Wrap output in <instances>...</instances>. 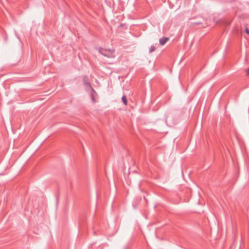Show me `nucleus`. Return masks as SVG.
I'll use <instances>...</instances> for the list:
<instances>
[{"instance_id":"nucleus-4","label":"nucleus","mask_w":249,"mask_h":249,"mask_svg":"<svg viewBox=\"0 0 249 249\" xmlns=\"http://www.w3.org/2000/svg\"><path fill=\"white\" fill-rule=\"evenodd\" d=\"M83 82L84 86H86L90 83L89 78L86 75H84L83 77Z\"/></svg>"},{"instance_id":"nucleus-5","label":"nucleus","mask_w":249,"mask_h":249,"mask_svg":"<svg viewBox=\"0 0 249 249\" xmlns=\"http://www.w3.org/2000/svg\"><path fill=\"white\" fill-rule=\"evenodd\" d=\"M89 92L90 93V95L92 101L93 103L95 102V99L94 98V96L96 94L95 90H94V92H93L92 91H89Z\"/></svg>"},{"instance_id":"nucleus-1","label":"nucleus","mask_w":249,"mask_h":249,"mask_svg":"<svg viewBox=\"0 0 249 249\" xmlns=\"http://www.w3.org/2000/svg\"><path fill=\"white\" fill-rule=\"evenodd\" d=\"M114 52V51L111 50H107L106 49H103L102 48H100L99 49V53L108 58H114L115 57L113 54Z\"/></svg>"},{"instance_id":"nucleus-7","label":"nucleus","mask_w":249,"mask_h":249,"mask_svg":"<svg viewBox=\"0 0 249 249\" xmlns=\"http://www.w3.org/2000/svg\"><path fill=\"white\" fill-rule=\"evenodd\" d=\"M122 101L125 105H127V99L125 95L122 97Z\"/></svg>"},{"instance_id":"nucleus-6","label":"nucleus","mask_w":249,"mask_h":249,"mask_svg":"<svg viewBox=\"0 0 249 249\" xmlns=\"http://www.w3.org/2000/svg\"><path fill=\"white\" fill-rule=\"evenodd\" d=\"M198 18L199 19V20L198 21H196V22H193L192 24L196 25H199L201 24L202 23L203 21L204 20V18L201 17H198Z\"/></svg>"},{"instance_id":"nucleus-2","label":"nucleus","mask_w":249,"mask_h":249,"mask_svg":"<svg viewBox=\"0 0 249 249\" xmlns=\"http://www.w3.org/2000/svg\"><path fill=\"white\" fill-rule=\"evenodd\" d=\"M169 40V37H163L160 39L159 42L161 45H164Z\"/></svg>"},{"instance_id":"nucleus-9","label":"nucleus","mask_w":249,"mask_h":249,"mask_svg":"<svg viewBox=\"0 0 249 249\" xmlns=\"http://www.w3.org/2000/svg\"><path fill=\"white\" fill-rule=\"evenodd\" d=\"M245 32H246L247 34L249 35V30L248 29V28H246V29H245Z\"/></svg>"},{"instance_id":"nucleus-8","label":"nucleus","mask_w":249,"mask_h":249,"mask_svg":"<svg viewBox=\"0 0 249 249\" xmlns=\"http://www.w3.org/2000/svg\"><path fill=\"white\" fill-rule=\"evenodd\" d=\"M155 50V47L153 45H151L149 49V53H151Z\"/></svg>"},{"instance_id":"nucleus-3","label":"nucleus","mask_w":249,"mask_h":249,"mask_svg":"<svg viewBox=\"0 0 249 249\" xmlns=\"http://www.w3.org/2000/svg\"><path fill=\"white\" fill-rule=\"evenodd\" d=\"M85 90L89 92V91H92L93 92H94V89H93V88L91 87V84H89L88 85H87L86 86H84Z\"/></svg>"},{"instance_id":"nucleus-10","label":"nucleus","mask_w":249,"mask_h":249,"mask_svg":"<svg viewBox=\"0 0 249 249\" xmlns=\"http://www.w3.org/2000/svg\"><path fill=\"white\" fill-rule=\"evenodd\" d=\"M246 72L247 75H249V69L246 70Z\"/></svg>"}]
</instances>
